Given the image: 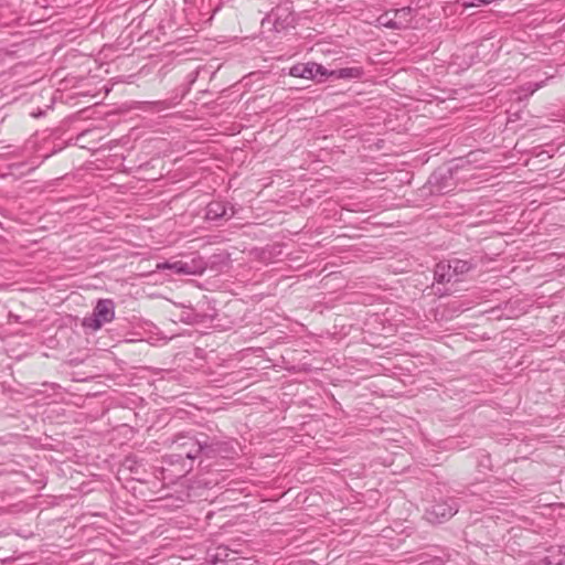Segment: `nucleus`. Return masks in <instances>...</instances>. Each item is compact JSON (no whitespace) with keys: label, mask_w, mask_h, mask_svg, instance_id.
I'll use <instances>...</instances> for the list:
<instances>
[{"label":"nucleus","mask_w":565,"mask_h":565,"mask_svg":"<svg viewBox=\"0 0 565 565\" xmlns=\"http://www.w3.org/2000/svg\"><path fill=\"white\" fill-rule=\"evenodd\" d=\"M183 443L180 445L183 447V454L189 459H195L201 454L205 457H214L220 451V445L213 443L205 434H200L196 437H183Z\"/></svg>","instance_id":"obj_1"},{"label":"nucleus","mask_w":565,"mask_h":565,"mask_svg":"<svg viewBox=\"0 0 565 565\" xmlns=\"http://www.w3.org/2000/svg\"><path fill=\"white\" fill-rule=\"evenodd\" d=\"M452 266V273L456 274V277L458 278L459 275H462L465 273H468L471 269V265L467 260L461 259H452L450 260Z\"/></svg>","instance_id":"obj_11"},{"label":"nucleus","mask_w":565,"mask_h":565,"mask_svg":"<svg viewBox=\"0 0 565 565\" xmlns=\"http://www.w3.org/2000/svg\"><path fill=\"white\" fill-rule=\"evenodd\" d=\"M313 62L309 63H299L290 67L289 75L294 77H300L306 79H315L313 77Z\"/></svg>","instance_id":"obj_8"},{"label":"nucleus","mask_w":565,"mask_h":565,"mask_svg":"<svg viewBox=\"0 0 565 565\" xmlns=\"http://www.w3.org/2000/svg\"><path fill=\"white\" fill-rule=\"evenodd\" d=\"M361 70L358 67H344L330 72L334 78H358L361 76Z\"/></svg>","instance_id":"obj_9"},{"label":"nucleus","mask_w":565,"mask_h":565,"mask_svg":"<svg viewBox=\"0 0 565 565\" xmlns=\"http://www.w3.org/2000/svg\"><path fill=\"white\" fill-rule=\"evenodd\" d=\"M394 18L391 19V29H406L413 20V10L409 6L391 8Z\"/></svg>","instance_id":"obj_5"},{"label":"nucleus","mask_w":565,"mask_h":565,"mask_svg":"<svg viewBox=\"0 0 565 565\" xmlns=\"http://www.w3.org/2000/svg\"><path fill=\"white\" fill-rule=\"evenodd\" d=\"M391 456H394V457H398L402 459V465H398V468L399 470L402 471L404 469L405 466L408 465L409 462V459H408V455L407 454H404V452H394L391 450Z\"/></svg>","instance_id":"obj_13"},{"label":"nucleus","mask_w":565,"mask_h":565,"mask_svg":"<svg viewBox=\"0 0 565 565\" xmlns=\"http://www.w3.org/2000/svg\"><path fill=\"white\" fill-rule=\"evenodd\" d=\"M544 82L540 83H529L524 86V90L527 93V95L534 94L539 88L543 86Z\"/></svg>","instance_id":"obj_14"},{"label":"nucleus","mask_w":565,"mask_h":565,"mask_svg":"<svg viewBox=\"0 0 565 565\" xmlns=\"http://www.w3.org/2000/svg\"><path fill=\"white\" fill-rule=\"evenodd\" d=\"M546 565H565V550L561 547L553 548L545 557Z\"/></svg>","instance_id":"obj_10"},{"label":"nucleus","mask_w":565,"mask_h":565,"mask_svg":"<svg viewBox=\"0 0 565 565\" xmlns=\"http://www.w3.org/2000/svg\"><path fill=\"white\" fill-rule=\"evenodd\" d=\"M418 565H444V561L439 557H434L430 559H424Z\"/></svg>","instance_id":"obj_15"},{"label":"nucleus","mask_w":565,"mask_h":565,"mask_svg":"<svg viewBox=\"0 0 565 565\" xmlns=\"http://www.w3.org/2000/svg\"><path fill=\"white\" fill-rule=\"evenodd\" d=\"M115 318V303L110 299H99L92 316L85 317L83 327L93 331L99 330L105 323Z\"/></svg>","instance_id":"obj_2"},{"label":"nucleus","mask_w":565,"mask_h":565,"mask_svg":"<svg viewBox=\"0 0 565 565\" xmlns=\"http://www.w3.org/2000/svg\"><path fill=\"white\" fill-rule=\"evenodd\" d=\"M156 269H171L179 275H198L203 271L202 265L194 259L190 263L182 260L158 263Z\"/></svg>","instance_id":"obj_4"},{"label":"nucleus","mask_w":565,"mask_h":565,"mask_svg":"<svg viewBox=\"0 0 565 565\" xmlns=\"http://www.w3.org/2000/svg\"><path fill=\"white\" fill-rule=\"evenodd\" d=\"M402 76H403V74H402L401 72H396V73L394 74V78H395L396 81H399V77H402Z\"/></svg>","instance_id":"obj_17"},{"label":"nucleus","mask_w":565,"mask_h":565,"mask_svg":"<svg viewBox=\"0 0 565 565\" xmlns=\"http://www.w3.org/2000/svg\"><path fill=\"white\" fill-rule=\"evenodd\" d=\"M234 215L233 209H231V214H227L226 205L221 201H213L207 204L205 210V217L210 221H220L222 218H230Z\"/></svg>","instance_id":"obj_6"},{"label":"nucleus","mask_w":565,"mask_h":565,"mask_svg":"<svg viewBox=\"0 0 565 565\" xmlns=\"http://www.w3.org/2000/svg\"><path fill=\"white\" fill-rule=\"evenodd\" d=\"M312 71H313V77L318 82H322L327 77H333V75H330L331 71H328L324 66H322L321 64L315 63V62H313Z\"/></svg>","instance_id":"obj_12"},{"label":"nucleus","mask_w":565,"mask_h":565,"mask_svg":"<svg viewBox=\"0 0 565 565\" xmlns=\"http://www.w3.org/2000/svg\"><path fill=\"white\" fill-rule=\"evenodd\" d=\"M458 511L455 500L436 502L426 509L425 516L430 523H441L449 520Z\"/></svg>","instance_id":"obj_3"},{"label":"nucleus","mask_w":565,"mask_h":565,"mask_svg":"<svg viewBox=\"0 0 565 565\" xmlns=\"http://www.w3.org/2000/svg\"><path fill=\"white\" fill-rule=\"evenodd\" d=\"M452 266L450 260L447 263H438L435 268V279L443 284V282H449L451 280H457L456 274L452 273Z\"/></svg>","instance_id":"obj_7"},{"label":"nucleus","mask_w":565,"mask_h":565,"mask_svg":"<svg viewBox=\"0 0 565 565\" xmlns=\"http://www.w3.org/2000/svg\"><path fill=\"white\" fill-rule=\"evenodd\" d=\"M398 173L402 175V178L399 179L401 182H407L408 183L411 181L408 172L398 171Z\"/></svg>","instance_id":"obj_16"}]
</instances>
